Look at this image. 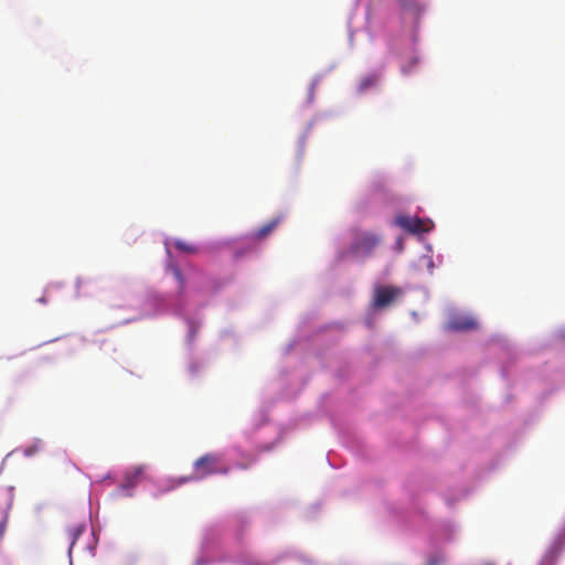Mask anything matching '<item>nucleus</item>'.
I'll list each match as a JSON object with an SVG mask.
<instances>
[{
	"label": "nucleus",
	"mask_w": 565,
	"mask_h": 565,
	"mask_svg": "<svg viewBox=\"0 0 565 565\" xmlns=\"http://www.w3.org/2000/svg\"><path fill=\"white\" fill-rule=\"evenodd\" d=\"M382 237L369 231L355 230L348 254L355 258L370 257L374 249L381 244Z\"/></svg>",
	"instance_id": "f257e3e1"
},
{
	"label": "nucleus",
	"mask_w": 565,
	"mask_h": 565,
	"mask_svg": "<svg viewBox=\"0 0 565 565\" xmlns=\"http://www.w3.org/2000/svg\"><path fill=\"white\" fill-rule=\"evenodd\" d=\"M193 467L194 475L186 480H199L215 473L226 475L230 471L228 467L221 465V458L213 454H206L198 458Z\"/></svg>",
	"instance_id": "f03ea898"
},
{
	"label": "nucleus",
	"mask_w": 565,
	"mask_h": 565,
	"mask_svg": "<svg viewBox=\"0 0 565 565\" xmlns=\"http://www.w3.org/2000/svg\"><path fill=\"white\" fill-rule=\"evenodd\" d=\"M396 224L411 234L427 233L433 226V223L429 220L406 215L397 216Z\"/></svg>",
	"instance_id": "7ed1b4c3"
},
{
	"label": "nucleus",
	"mask_w": 565,
	"mask_h": 565,
	"mask_svg": "<svg viewBox=\"0 0 565 565\" xmlns=\"http://www.w3.org/2000/svg\"><path fill=\"white\" fill-rule=\"evenodd\" d=\"M401 295V289L394 286H380L374 290L373 306L384 308Z\"/></svg>",
	"instance_id": "20e7f679"
},
{
	"label": "nucleus",
	"mask_w": 565,
	"mask_h": 565,
	"mask_svg": "<svg viewBox=\"0 0 565 565\" xmlns=\"http://www.w3.org/2000/svg\"><path fill=\"white\" fill-rule=\"evenodd\" d=\"M146 478V466H135L128 469L122 478L120 488L125 491L132 490Z\"/></svg>",
	"instance_id": "39448f33"
},
{
	"label": "nucleus",
	"mask_w": 565,
	"mask_h": 565,
	"mask_svg": "<svg viewBox=\"0 0 565 565\" xmlns=\"http://www.w3.org/2000/svg\"><path fill=\"white\" fill-rule=\"evenodd\" d=\"M565 547V536L558 535L544 553L541 565H554L558 555Z\"/></svg>",
	"instance_id": "423d86ee"
},
{
	"label": "nucleus",
	"mask_w": 565,
	"mask_h": 565,
	"mask_svg": "<svg viewBox=\"0 0 565 565\" xmlns=\"http://www.w3.org/2000/svg\"><path fill=\"white\" fill-rule=\"evenodd\" d=\"M280 221H281L280 217H276V218L271 220L270 222H268L267 224L260 226L256 231L255 237L258 239L265 238L268 234H270L276 228V226L280 223Z\"/></svg>",
	"instance_id": "0eeeda50"
},
{
	"label": "nucleus",
	"mask_w": 565,
	"mask_h": 565,
	"mask_svg": "<svg viewBox=\"0 0 565 565\" xmlns=\"http://www.w3.org/2000/svg\"><path fill=\"white\" fill-rule=\"evenodd\" d=\"M476 327V321L470 318L457 319L451 322V328L457 331L472 330Z\"/></svg>",
	"instance_id": "6e6552de"
},
{
	"label": "nucleus",
	"mask_w": 565,
	"mask_h": 565,
	"mask_svg": "<svg viewBox=\"0 0 565 565\" xmlns=\"http://www.w3.org/2000/svg\"><path fill=\"white\" fill-rule=\"evenodd\" d=\"M84 529L85 526L83 524H76L67 530L66 536L70 542V552L72 551V547L77 541V539L83 534Z\"/></svg>",
	"instance_id": "1a4fd4ad"
},
{
	"label": "nucleus",
	"mask_w": 565,
	"mask_h": 565,
	"mask_svg": "<svg viewBox=\"0 0 565 565\" xmlns=\"http://www.w3.org/2000/svg\"><path fill=\"white\" fill-rule=\"evenodd\" d=\"M377 81H379V76L376 74H370V75L364 76L360 82L359 90L365 92L366 89L375 86Z\"/></svg>",
	"instance_id": "9d476101"
},
{
	"label": "nucleus",
	"mask_w": 565,
	"mask_h": 565,
	"mask_svg": "<svg viewBox=\"0 0 565 565\" xmlns=\"http://www.w3.org/2000/svg\"><path fill=\"white\" fill-rule=\"evenodd\" d=\"M174 246L177 249L182 250L188 254H194L198 252V249L194 245L186 243L184 241H181V239L175 241Z\"/></svg>",
	"instance_id": "9b49d317"
},
{
	"label": "nucleus",
	"mask_w": 565,
	"mask_h": 565,
	"mask_svg": "<svg viewBox=\"0 0 565 565\" xmlns=\"http://www.w3.org/2000/svg\"><path fill=\"white\" fill-rule=\"evenodd\" d=\"M8 514L6 513L0 522V536L4 534L7 527Z\"/></svg>",
	"instance_id": "f8f14e48"
},
{
	"label": "nucleus",
	"mask_w": 565,
	"mask_h": 565,
	"mask_svg": "<svg viewBox=\"0 0 565 565\" xmlns=\"http://www.w3.org/2000/svg\"><path fill=\"white\" fill-rule=\"evenodd\" d=\"M399 6L404 9H411L414 4L413 0H397Z\"/></svg>",
	"instance_id": "ddd939ff"
},
{
	"label": "nucleus",
	"mask_w": 565,
	"mask_h": 565,
	"mask_svg": "<svg viewBox=\"0 0 565 565\" xmlns=\"http://www.w3.org/2000/svg\"><path fill=\"white\" fill-rule=\"evenodd\" d=\"M174 276L179 280L180 288H183L184 281H183V277H182V274H181L180 269L174 268Z\"/></svg>",
	"instance_id": "4468645a"
},
{
	"label": "nucleus",
	"mask_w": 565,
	"mask_h": 565,
	"mask_svg": "<svg viewBox=\"0 0 565 565\" xmlns=\"http://www.w3.org/2000/svg\"><path fill=\"white\" fill-rule=\"evenodd\" d=\"M83 280L82 279H77L76 280V287L77 289H79L81 285H82Z\"/></svg>",
	"instance_id": "2eb2a0df"
},
{
	"label": "nucleus",
	"mask_w": 565,
	"mask_h": 565,
	"mask_svg": "<svg viewBox=\"0 0 565 565\" xmlns=\"http://www.w3.org/2000/svg\"><path fill=\"white\" fill-rule=\"evenodd\" d=\"M428 565H438V562L436 559H430Z\"/></svg>",
	"instance_id": "dca6fc26"
},
{
	"label": "nucleus",
	"mask_w": 565,
	"mask_h": 565,
	"mask_svg": "<svg viewBox=\"0 0 565 565\" xmlns=\"http://www.w3.org/2000/svg\"><path fill=\"white\" fill-rule=\"evenodd\" d=\"M484 565H493V564H492V563H487V564H484Z\"/></svg>",
	"instance_id": "f3484780"
}]
</instances>
